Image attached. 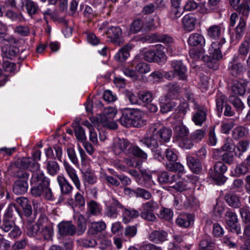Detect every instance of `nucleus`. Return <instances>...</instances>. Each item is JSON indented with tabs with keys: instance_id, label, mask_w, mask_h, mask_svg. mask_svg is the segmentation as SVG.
Returning a JSON list of instances; mask_svg holds the SVG:
<instances>
[{
	"instance_id": "7",
	"label": "nucleus",
	"mask_w": 250,
	"mask_h": 250,
	"mask_svg": "<svg viewBox=\"0 0 250 250\" xmlns=\"http://www.w3.org/2000/svg\"><path fill=\"white\" fill-rule=\"evenodd\" d=\"M0 229L4 232H8V236L11 239L19 238L22 233V231L18 226L13 219L2 218Z\"/></svg>"
},
{
	"instance_id": "44",
	"label": "nucleus",
	"mask_w": 250,
	"mask_h": 250,
	"mask_svg": "<svg viewBox=\"0 0 250 250\" xmlns=\"http://www.w3.org/2000/svg\"><path fill=\"white\" fill-rule=\"evenodd\" d=\"M139 101L146 104H149L153 100V95L151 92L146 91H140L138 92Z\"/></svg>"
},
{
	"instance_id": "1",
	"label": "nucleus",
	"mask_w": 250,
	"mask_h": 250,
	"mask_svg": "<svg viewBox=\"0 0 250 250\" xmlns=\"http://www.w3.org/2000/svg\"><path fill=\"white\" fill-rule=\"evenodd\" d=\"M31 182L36 183L30 189V194L32 196L43 198L48 201L55 200L54 194L50 188V180L42 172L33 173Z\"/></svg>"
},
{
	"instance_id": "4",
	"label": "nucleus",
	"mask_w": 250,
	"mask_h": 250,
	"mask_svg": "<svg viewBox=\"0 0 250 250\" xmlns=\"http://www.w3.org/2000/svg\"><path fill=\"white\" fill-rule=\"evenodd\" d=\"M13 176L17 179L13 184V192L17 195L25 193L28 188L29 173L25 170L17 169L13 172Z\"/></svg>"
},
{
	"instance_id": "60",
	"label": "nucleus",
	"mask_w": 250,
	"mask_h": 250,
	"mask_svg": "<svg viewBox=\"0 0 250 250\" xmlns=\"http://www.w3.org/2000/svg\"><path fill=\"white\" fill-rule=\"evenodd\" d=\"M246 71V68L243 64L240 63L235 64V78L237 77L240 81H244V74Z\"/></svg>"
},
{
	"instance_id": "47",
	"label": "nucleus",
	"mask_w": 250,
	"mask_h": 250,
	"mask_svg": "<svg viewBox=\"0 0 250 250\" xmlns=\"http://www.w3.org/2000/svg\"><path fill=\"white\" fill-rule=\"evenodd\" d=\"M137 63L135 66L136 70L140 74H144L149 72L150 71V67L149 64L145 62H134Z\"/></svg>"
},
{
	"instance_id": "40",
	"label": "nucleus",
	"mask_w": 250,
	"mask_h": 250,
	"mask_svg": "<svg viewBox=\"0 0 250 250\" xmlns=\"http://www.w3.org/2000/svg\"><path fill=\"white\" fill-rule=\"evenodd\" d=\"M178 105L177 100H171L167 103L162 104L161 105V111L162 113H167L175 109Z\"/></svg>"
},
{
	"instance_id": "8",
	"label": "nucleus",
	"mask_w": 250,
	"mask_h": 250,
	"mask_svg": "<svg viewBox=\"0 0 250 250\" xmlns=\"http://www.w3.org/2000/svg\"><path fill=\"white\" fill-rule=\"evenodd\" d=\"M149 132H152L159 140L160 146L164 147V143L169 141L172 135V130L163 126L160 124H154L149 128Z\"/></svg>"
},
{
	"instance_id": "20",
	"label": "nucleus",
	"mask_w": 250,
	"mask_h": 250,
	"mask_svg": "<svg viewBox=\"0 0 250 250\" xmlns=\"http://www.w3.org/2000/svg\"><path fill=\"white\" fill-rule=\"evenodd\" d=\"M196 23L197 19L193 15L188 14L183 18V26L187 31L190 32L194 30Z\"/></svg>"
},
{
	"instance_id": "5",
	"label": "nucleus",
	"mask_w": 250,
	"mask_h": 250,
	"mask_svg": "<svg viewBox=\"0 0 250 250\" xmlns=\"http://www.w3.org/2000/svg\"><path fill=\"white\" fill-rule=\"evenodd\" d=\"M150 136L145 137L141 140V142L150 148L152 151L154 152V157L160 162L164 160V156L163 154L164 147L160 146L159 142L157 137L154 136L152 132H150Z\"/></svg>"
},
{
	"instance_id": "31",
	"label": "nucleus",
	"mask_w": 250,
	"mask_h": 250,
	"mask_svg": "<svg viewBox=\"0 0 250 250\" xmlns=\"http://www.w3.org/2000/svg\"><path fill=\"white\" fill-rule=\"evenodd\" d=\"M35 217L32 218V220L28 221L27 225V234L30 237H33L38 235L40 232L41 228L36 223L35 224H32V222L35 219Z\"/></svg>"
},
{
	"instance_id": "26",
	"label": "nucleus",
	"mask_w": 250,
	"mask_h": 250,
	"mask_svg": "<svg viewBox=\"0 0 250 250\" xmlns=\"http://www.w3.org/2000/svg\"><path fill=\"white\" fill-rule=\"evenodd\" d=\"M68 204L74 208L77 206L83 207L85 205V199L83 194L77 192L74 196V199L71 198L68 200Z\"/></svg>"
},
{
	"instance_id": "15",
	"label": "nucleus",
	"mask_w": 250,
	"mask_h": 250,
	"mask_svg": "<svg viewBox=\"0 0 250 250\" xmlns=\"http://www.w3.org/2000/svg\"><path fill=\"white\" fill-rule=\"evenodd\" d=\"M168 233L165 230H155L149 234V240L156 244L162 243L167 240Z\"/></svg>"
},
{
	"instance_id": "58",
	"label": "nucleus",
	"mask_w": 250,
	"mask_h": 250,
	"mask_svg": "<svg viewBox=\"0 0 250 250\" xmlns=\"http://www.w3.org/2000/svg\"><path fill=\"white\" fill-rule=\"evenodd\" d=\"M137 228L136 225L127 226L124 230V234L127 238H132L134 237L137 234Z\"/></svg>"
},
{
	"instance_id": "39",
	"label": "nucleus",
	"mask_w": 250,
	"mask_h": 250,
	"mask_svg": "<svg viewBox=\"0 0 250 250\" xmlns=\"http://www.w3.org/2000/svg\"><path fill=\"white\" fill-rule=\"evenodd\" d=\"M46 167L48 173L52 176L56 175L60 170V167L58 164L53 160L47 161Z\"/></svg>"
},
{
	"instance_id": "27",
	"label": "nucleus",
	"mask_w": 250,
	"mask_h": 250,
	"mask_svg": "<svg viewBox=\"0 0 250 250\" xmlns=\"http://www.w3.org/2000/svg\"><path fill=\"white\" fill-rule=\"evenodd\" d=\"M72 126L74 128L75 134L78 141L81 142L85 141L86 139L85 131L79 125V123L75 121L72 123Z\"/></svg>"
},
{
	"instance_id": "59",
	"label": "nucleus",
	"mask_w": 250,
	"mask_h": 250,
	"mask_svg": "<svg viewBox=\"0 0 250 250\" xmlns=\"http://www.w3.org/2000/svg\"><path fill=\"white\" fill-rule=\"evenodd\" d=\"M125 94L130 104H140L138 94L136 95L131 91L126 90L125 92Z\"/></svg>"
},
{
	"instance_id": "62",
	"label": "nucleus",
	"mask_w": 250,
	"mask_h": 250,
	"mask_svg": "<svg viewBox=\"0 0 250 250\" xmlns=\"http://www.w3.org/2000/svg\"><path fill=\"white\" fill-rule=\"evenodd\" d=\"M179 141V146L182 148L186 149H190L193 146L192 140L188 138V137H185Z\"/></svg>"
},
{
	"instance_id": "10",
	"label": "nucleus",
	"mask_w": 250,
	"mask_h": 250,
	"mask_svg": "<svg viewBox=\"0 0 250 250\" xmlns=\"http://www.w3.org/2000/svg\"><path fill=\"white\" fill-rule=\"evenodd\" d=\"M106 34L109 41L116 45L120 46L123 44L122 30L119 26H112L109 27L106 32Z\"/></svg>"
},
{
	"instance_id": "64",
	"label": "nucleus",
	"mask_w": 250,
	"mask_h": 250,
	"mask_svg": "<svg viewBox=\"0 0 250 250\" xmlns=\"http://www.w3.org/2000/svg\"><path fill=\"white\" fill-rule=\"evenodd\" d=\"M15 33L20 35L21 36H27L30 33L29 28L27 26H22L20 25L17 26L14 29Z\"/></svg>"
},
{
	"instance_id": "43",
	"label": "nucleus",
	"mask_w": 250,
	"mask_h": 250,
	"mask_svg": "<svg viewBox=\"0 0 250 250\" xmlns=\"http://www.w3.org/2000/svg\"><path fill=\"white\" fill-rule=\"evenodd\" d=\"M166 168L170 171L183 173L184 167L180 163L176 162H171L166 164Z\"/></svg>"
},
{
	"instance_id": "14",
	"label": "nucleus",
	"mask_w": 250,
	"mask_h": 250,
	"mask_svg": "<svg viewBox=\"0 0 250 250\" xmlns=\"http://www.w3.org/2000/svg\"><path fill=\"white\" fill-rule=\"evenodd\" d=\"M170 65L174 69V72L179 76V79L182 80H186L187 79V68L181 61L174 60L171 61Z\"/></svg>"
},
{
	"instance_id": "49",
	"label": "nucleus",
	"mask_w": 250,
	"mask_h": 250,
	"mask_svg": "<svg viewBox=\"0 0 250 250\" xmlns=\"http://www.w3.org/2000/svg\"><path fill=\"white\" fill-rule=\"evenodd\" d=\"M215 244L209 236H205L199 244V250H205L209 248H214Z\"/></svg>"
},
{
	"instance_id": "38",
	"label": "nucleus",
	"mask_w": 250,
	"mask_h": 250,
	"mask_svg": "<svg viewBox=\"0 0 250 250\" xmlns=\"http://www.w3.org/2000/svg\"><path fill=\"white\" fill-rule=\"evenodd\" d=\"M23 4L29 15L36 14L39 10L37 4L32 0H24Z\"/></svg>"
},
{
	"instance_id": "25",
	"label": "nucleus",
	"mask_w": 250,
	"mask_h": 250,
	"mask_svg": "<svg viewBox=\"0 0 250 250\" xmlns=\"http://www.w3.org/2000/svg\"><path fill=\"white\" fill-rule=\"evenodd\" d=\"M175 178V175L169 173L168 172L161 171L158 174L157 179L160 184H168L170 186Z\"/></svg>"
},
{
	"instance_id": "13",
	"label": "nucleus",
	"mask_w": 250,
	"mask_h": 250,
	"mask_svg": "<svg viewBox=\"0 0 250 250\" xmlns=\"http://www.w3.org/2000/svg\"><path fill=\"white\" fill-rule=\"evenodd\" d=\"M194 108L197 110L193 114L192 120L196 125L202 126L207 119V110L205 108L198 107L195 103Z\"/></svg>"
},
{
	"instance_id": "9",
	"label": "nucleus",
	"mask_w": 250,
	"mask_h": 250,
	"mask_svg": "<svg viewBox=\"0 0 250 250\" xmlns=\"http://www.w3.org/2000/svg\"><path fill=\"white\" fill-rule=\"evenodd\" d=\"M142 210L140 212V216L144 219L150 222H155L157 218L154 212L159 208L158 204L150 200L144 203L142 205Z\"/></svg>"
},
{
	"instance_id": "57",
	"label": "nucleus",
	"mask_w": 250,
	"mask_h": 250,
	"mask_svg": "<svg viewBox=\"0 0 250 250\" xmlns=\"http://www.w3.org/2000/svg\"><path fill=\"white\" fill-rule=\"evenodd\" d=\"M173 215V211L171 209L163 208L160 212L159 217L167 221H170L172 219Z\"/></svg>"
},
{
	"instance_id": "24",
	"label": "nucleus",
	"mask_w": 250,
	"mask_h": 250,
	"mask_svg": "<svg viewBox=\"0 0 250 250\" xmlns=\"http://www.w3.org/2000/svg\"><path fill=\"white\" fill-rule=\"evenodd\" d=\"M58 182L61 188V192L63 194H69L73 189L72 186L63 177L59 176L57 178Z\"/></svg>"
},
{
	"instance_id": "17",
	"label": "nucleus",
	"mask_w": 250,
	"mask_h": 250,
	"mask_svg": "<svg viewBox=\"0 0 250 250\" xmlns=\"http://www.w3.org/2000/svg\"><path fill=\"white\" fill-rule=\"evenodd\" d=\"M170 188L180 192L186 191L190 188L187 180L181 179L176 175H175V178L172 182Z\"/></svg>"
},
{
	"instance_id": "6",
	"label": "nucleus",
	"mask_w": 250,
	"mask_h": 250,
	"mask_svg": "<svg viewBox=\"0 0 250 250\" xmlns=\"http://www.w3.org/2000/svg\"><path fill=\"white\" fill-rule=\"evenodd\" d=\"M237 11L239 14H242L244 17L239 18L238 25L235 28V38L242 37L246 30V20L248 17L250 8L247 1L244 0L243 2L237 7Z\"/></svg>"
},
{
	"instance_id": "16",
	"label": "nucleus",
	"mask_w": 250,
	"mask_h": 250,
	"mask_svg": "<svg viewBox=\"0 0 250 250\" xmlns=\"http://www.w3.org/2000/svg\"><path fill=\"white\" fill-rule=\"evenodd\" d=\"M16 203L22 208V214L26 217H29L32 214V208L29 200L24 197H20L16 199Z\"/></svg>"
},
{
	"instance_id": "63",
	"label": "nucleus",
	"mask_w": 250,
	"mask_h": 250,
	"mask_svg": "<svg viewBox=\"0 0 250 250\" xmlns=\"http://www.w3.org/2000/svg\"><path fill=\"white\" fill-rule=\"evenodd\" d=\"M188 104L187 103H183L181 104L177 105L178 112L175 115V118L183 119L187 112Z\"/></svg>"
},
{
	"instance_id": "30",
	"label": "nucleus",
	"mask_w": 250,
	"mask_h": 250,
	"mask_svg": "<svg viewBox=\"0 0 250 250\" xmlns=\"http://www.w3.org/2000/svg\"><path fill=\"white\" fill-rule=\"evenodd\" d=\"M210 177L215 182L216 184L218 185L223 184L226 181V178L224 176L223 171H220L218 169H214V171H209Z\"/></svg>"
},
{
	"instance_id": "22",
	"label": "nucleus",
	"mask_w": 250,
	"mask_h": 250,
	"mask_svg": "<svg viewBox=\"0 0 250 250\" xmlns=\"http://www.w3.org/2000/svg\"><path fill=\"white\" fill-rule=\"evenodd\" d=\"M132 46L131 44H127L121 47L115 56V59L119 62L125 61L130 56V51Z\"/></svg>"
},
{
	"instance_id": "23",
	"label": "nucleus",
	"mask_w": 250,
	"mask_h": 250,
	"mask_svg": "<svg viewBox=\"0 0 250 250\" xmlns=\"http://www.w3.org/2000/svg\"><path fill=\"white\" fill-rule=\"evenodd\" d=\"M187 163L190 170L195 174L202 172V166L198 159L192 156L187 157Z\"/></svg>"
},
{
	"instance_id": "42",
	"label": "nucleus",
	"mask_w": 250,
	"mask_h": 250,
	"mask_svg": "<svg viewBox=\"0 0 250 250\" xmlns=\"http://www.w3.org/2000/svg\"><path fill=\"white\" fill-rule=\"evenodd\" d=\"M98 122H100L104 125H107L108 127L111 129H115L117 128L118 125L114 122H111V121L107 118L106 115L103 112L102 113L99 114V116L97 119Z\"/></svg>"
},
{
	"instance_id": "11",
	"label": "nucleus",
	"mask_w": 250,
	"mask_h": 250,
	"mask_svg": "<svg viewBox=\"0 0 250 250\" xmlns=\"http://www.w3.org/2000/svg\"><path fill=\"white\" fill-rule=\"evenodd\" d=\"M19 167L23 168H28L33 173L39 172L40 170V165L34 160L31 158H22L17 161Z\"/></svg>"
},
{
	"instance_id": "48",
	"label": "nucleus",
	"mask_w": 250,
	"mask_h": 250,
	"mask_svg": "<svg viewBox=\"0 0 250 250\" xmlns=\"http://www.w3.org/2000/svg\"><path fill=\"white\" fill-rule=\"evenodd\" d=\"M88 212L93 215H96L101 211L100 205L95 201L91 200L88 203Z\"/></svg>"
},
{
	"instance_id": "33",
	"label": "nucleus",
	"mask_w": 250,
	"mask_h": 250,
	"mask_svg": "<svg viewBox=\"0 0 250 250\" xmlns=\"http://www.w3.org/2000/svg\"><path fill=\"white\" fill-rule=\"evenodd\" d=\"M145 19L143 16L135 19L130 25V31L133 34L139 32L143 26Z\"/></svg>"
},
{
	"instance_id": "19",
	"label": "nucleus",
	"mask_w": 250,
	"mask_h": 250,
	"mask_svg": "<svg viewBox=\"0 0 250 250\" xmlns=\"http://www.w3.org/2000/svg\"><path fill=\"white\" fill-rule=\"evenodd\" d=\"M63 165L69 177L73 181L76 188L80 190L81 187V183L76 174V170L66 161L63 162Z\"/></svg>"
},
{
	"instance_id": "41",
	"label": "nucleus",
	"mask_w": 250,
	"mask_h": 250,
	"mask_svg": "<svg viewBox=\"0 0 250 250\" xmlns=\"http://www.w3.org/2000/svg\"><path fill=\"white\" fill-rule=\"evenodd\" d=\"M130 153H132L134 156L141 159L143 161L147 160V154L138 146H133L130 148Z\"/></svg>"
},
{
	"instance_id": "55",
	"label": "nucleus",
	"mask_w": 250,
	"mask_h": 250,
	"mask_svg": "<svg viewBox=\"0 0 250 250\" xmlns=\"http://www.w3.org/2000/svg\"><path fill=\"white\" fill-rule=\"evenodd\" d=\"M226 222L227 226L232 231L234 229V214L231 211H228L226 213Z\"/></svg>"
},
{
	"instance_id": "21",
	"label": "nucleus",
	"mask_w": 250,
	"mask_h": 250,
	"mask_svg": "<svg viewBox=\"0 0 250 250\" xmlns=\"http://www.w3.org/2000/svg\"><path fill=\"white\" fill-rule=\"evenodd\" d=\"M193 216L191 214H180L176 219V224L180 227L188 228L193 221Z\"/></svg>"
},
{
	"instance_id": "45",
	"label": "nucleus",
	"mask_w": 250,
	"mask_h": 250,
	"mask_svg": "<svg viewBox=\"0 0 250 250\" xmlns=\"http://www.w3.org/2000/svg\"><path fill=\"white\" fill-rule=\"evenodd\" d=\"M151 41L153 42H161L164 43L172 42V39L167 35H161L158 34H153L151 35Z\"/></svg>"
},
{
	"instance_id": "36",
	"label": "nucleus",
	"mask_w": 250,
	"mask_h": 250,
	"mask_svg": "<svg viewBox=\"0 0 250 250\" xmlns=\"http://www.w3.org/2000/svg\"><path fill=\"white\" fill-rule=\"evenodd\" d=\"M105 228L106 225L104 222H92L88 229V232L91 234L95 235L105 229Z\"/></svg>"
},
{
	"instance_id": "32",
	"label": "nucleus",
	"mask_w": 250,
	"mask_h": 250,
	"mask_svg": "<svg viewBox=\"0 0 250 250\" xmlns=\"http://www.w3.org/2000/svg\"><path fill=\"white\" fill-rule=\"evenodd\" d=\"M130 143L126 139H119L115 144L114 148L116 149H119L120 151L124 152L125 153L128 154L130 153Z\"/></svg>"
},
{
	"instance_id": "51",
	"label": "nucleus",
	"mask_w": 250,
	"mask_h": 250,
	"mask_svg": "<svg viewBox=\"0 0 250 250\" xmlns=\"http://www.w3.org/2000/svg\"><path fill=\"white\" fill-rule=\"evenodd\" d=\"M177 140H180L188 136V129L184 125H179L175 127Z\"/></svg>"
},
{
	"instance_id": "50",
	"label": "nucleus",
	"mask_w": 250,
	"mask_h": 250,
	"mask_svg": "<svg viewBox=\"0 0 250 250\" xmlns=\"http://www.w3.org/2000/svg\"><path fill=\"white\" fill-rule=\"evenodd\" d=\"M217 96L216 99V108L219 113L220 114L223 109V105L226 102L227 98L221 93H217Z\"/></svg>"
},
{
	"instance_id": "3",
	"label": "nucleus",
	"mask_w": 250,
	"mask_h": 250,
	"mask_svg": "<svg viewBox=\"0 0 250 250\" xmlns=\"http://www.w3.org/2000/svg\"><path fill=\"white\" fill-rule=\"evenodd\" d=\"M225 42V38H223L220 41L212 42L209 49V54L211 56L206 55L203 57V60L206 62L208 67L217 69L218 67L217 62L223 57L221 49Z\"/></svg>"
},
{
	"instance_id": "37",
	"label": "nucleus",
	"mask_w": 250,
	"mask_h": 250,
	"mask_svg": "<svg viewBox=\"0 0 250 250\" xmlns=\"http://www.w3.org/2000/svg\"><path fill=\"white\" fill-rule=\"evenodd\" d=\"M76 233L78 235L83 234L86 229V220L83 215L78 216L77 220Z\"/></svg>"
},
{
	"instance_id": "53",
	"label": "nucleus",
	"mask_w": 250,
	"mask_h": 250,
	"mask_svg": "<svg viewBox=\"0 0 250 250\" xmlns=\"http://www.w3.org/2000/svg\"><path fill=\"white\" fill-rule=\"evenodd\" d=\"M205 53V50L203 47H201L200 49L193 48L189 51V56L191 58L195 60L200 59L201 58L203 59V55Z\"/></svg>"
},
{
	"instance_id": "35",
	"label": "nucleus",
	"mask_w": 250,
	"mask_h": 250,
	"mask_svg": "<svg viewBox=\"0 0 250 250\" xmlns=\"http://www.w3.org/2000/svg\"><path fill=\"white\" fill-rule=\"evenodd\" d=\"M221 34V27L220 25H213L207 29V35L211 39H218Z\"/></svg>"
},
{
	"instance_id": "18",
	"label": "nucleus",
	"mask_w": 250,
	"mask_h": 250,
	"mask_svg": "<svg viewBox=\"0 0 250 250\" xmlns=\"http://www.w3.org/2000/svg\"><path fill=\"white\" fill-rule=\"evenodd\" d=\"M188 42L189 45L191 46L203 47L205 45L206 41L202 34L198 33H194L189 35Z\"/></svg>"
},
{
	"instance_id": "61",
	"label": "nucleus",
	"mask_w": 250,
	"mask_h": 250,
	"mask_svg": "<svg viewBox=\"0 0 250 250\" xmlns=\"http://www.w3.org/2000/svg\"><path fill=\"white\" fill-rule=\"evenodd\" d=\"M136 197H141L146 200H148L151 197V194L148 190L138 188H136Z\"/></svg>"
},
{
	"instance_id": "52",
	"label": "nucleus",
	"mask_w": 250,
	"mask_h": 250,
	"mask_svg": "<svg viewBox=\"0 0 250 250\" xmlns=\"http://www.w3.org/2000/svg\"><path fill=\"white\" fill-rule=\"evenodd\" d=\"M164 149L165 151L164 152H163V154L164 155V158L166 157L167 160L168 161V163L176 162L177 161L178 156L172 149L169 148Z\"/></svg>"
},
{
	"instance_id": "54",
	"label": "nucleus",
	"mask_w": 250,
	"mask_h": 250,
	"mask_svg": "<svg viewBox=\"0 0 250 250\" xmlns=\"http://www.w3.org/2000/svg\"><path fill=\"white\" fill-rule=\"evenodd\" d=\"M205 132L206 129L204 128L195 130L191 133V139L195 142H199L205 137Z\"/></svg>"
},
{
	"instance_id": "46",
	"label": "nucleus",
	"mask_w": 250,
	"mask_h": 250,
	"mask_svg": "<svg viewBox=\"0 0 250 250\" xmlns=\"http://www.w3.org/2000/svg\"><path fill=\"white\" fill-rule=\"evenodd\" d=\"M42 233L44 238L46 240H50L51 239L54 234L53 226L52 224H49L42 228V231H40Z\"/></svg>"
},
{
	"instance_id": "2",
	"label": "nucleus",
	"mask_w": 250,
	"mask_h": 250,
	"mask_svg": "<svg viewBox=\"0 0 250 250\" xmlns=\"http://www.w3.org/2000/svg\"><path fill=\"white\" fill-rule=\"evenodd\" d=\"M143 117V112L141 110L125 108L122 110V116L119 122L122 125L126 127H140L146 124V121Z\"/></svg>"
},
{
	"instance_id": "12",
	"label": "nucleus",
	"mask_w": 250,
	"mask_h": 250,
	"mask_svg": "<svg viewBox=\"0 0 250 250\" xmlns=\"http://www.w3.org/2000/svg\"><path fill=\"white\" fill-rule=\"evenodd\" d=\"M58 231L62 236H73L76 233L75 226L69 222H62L58 225Z\"/></svg>"
},
{
	"instance_id": "34",
	"label": "nucleus",
	"mask_w": 250,
	"mask_h": 250,
	"mask_svg": "<svg viewBox=\"0 0 250 250\" xmlns=\"http://www.w3.org/2000/svg\"><path fill=\"white\" fill-rule=\"evenodd\" d=\"M154 51L152 50H147L144 53H140L136 56L133 60L134 62H139L140 59L143 56L144 59L148 62H154Z\"/></svg>"
},
{
	"instance_id": "56",
	"label": "nucleus",
	"mask_w": 250,
	"mask_h": 250,
	"mask_svg": "<svg viewBox=\"0 0 250 250\" xmlns=\"http://www.w3.org/2000/svg\"><path fill=\"white\" fill-rule=\"evenodd\" d=\"M154 62L158 63L164 62L166 61V55L165 52L160 49H157L154 51Z\"/></svg>"
},
{
	"instance_id": "28",
	"label": "nucleus",
	"mask_w": 250,
	"mask_h": 250,
	"mask_svg": "<svg viewBox=\"0 0 250 250\" xmlns=\"http://www.w3.org/2000/svg\"><path fill=\"white\" fill-rule=\"evenodd\" d=\"M16 214L21 216L20 209L14 203H11L6 208L3 215V217L12 219Z\"/></svg>"
},
{
	"instance_id": "29",
	"label": "nucleus",
	"mask_w": 250,
	"mask_h": 250,
	"mask_svg": "<svg viewBox=\"0 0 250 250\" xmlns=\"http://www.w3.org/2000/svg\"><path fill=\"white\" fill-rule=\"evenodd\" d=\"M2 55L7 59H13L19 52V49L14 46H6L1 48Z\"/></svg>"
}]
</instances>
